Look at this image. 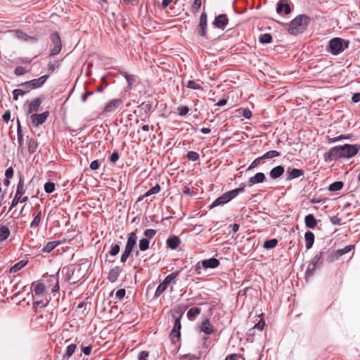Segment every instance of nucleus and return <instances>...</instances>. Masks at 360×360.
<instances>
[{
  "instance_id": "obj_29",
  "label": "nucleus",
  "mask_w": 360,
  "mask_h": 360,
  "mask_svg": "<svg viewBox=\"0 0 360 360\" xmlns=\"http://www.w3.org/2000/svg\"><path fill=\"white\" fill-rule=\"evenodd\" d=\"M201 312V309L199 307L191 308L187 312V317L189 320L193 321L198 315Z\"/></svg>"
},
{
  "instance_id": "obj_46",
  "label": "nucleus",
  "mask_w": 360,
  "mask_h": 360,
  "mask_svg": "<svg viewBox=\"0 0 360 360\" xmlns=\"http://www.w3.org/2000/svg\"><path fill=\"white\" fill-rule=\"evenodd\" d=\"M353 248H354V246L352 245H347V246H345L342 249L338 250H337V254L340 255V256H342V255L349 252Z\"/></svg>"
},
{
  "instance_id": "obj_25",
  "label": "nucleus",
  "mask_w": 360,
  "mask_h": 360,
  "mask_svg": "<svg viewBox=\"0 0 360 360\" xmlns=\"http://www.w3.org/2000/svg\"><path fill=\"white\" fill-rule=\"evenodd\" d=\"M304 240L306 241V248L307 250L311 248V247L313 246L314 245V233L310 231H307L305 233H304Z\"/></svg>"
},
{
  "instance_id": "obj_64",
  "label": "nucleus",
  "mask_w": 360,
  "mask_h": 360,
  "mask_svg": "<svg viewBox=\"0 0 360 360\" xmlns=\"http://www.w3.org/2000/svg\"><path fill=\"white\" fill-rule=\"evenodd\" d=\"M352 101L354 103H358L360 101V93H355L352 97Z\"/></svg>"
},
{
  "instance_id": "obj_21",
  "label": "nucleus",
  "mask_w": 360,
  "mask_h": 360,
  "mask_svg": "<svg viewBox=\"0 0 360 360\" xmlns=\"http://www.w3.org/2000/svg\"><path fill=\"white\" fill-rule=\"evenodd\" d=\"M179 274L180 271H175L167 275L162 281L165 282L167 286H169L171 284H176V278L179 275Z\"/></svg>"
},
{
  "instance_id": "obj_12",
  "label": "nucleus",
  "mask_w": 360,
  "mask_h": 360,
  "mask_svg": "<svg viewBox=\"0 0 360 360\" xmlns=\"http://www.w3.org/2000/svg\"><path fill=\"white\" fill-rule=\"evenodd\" d=\"M207 26V16L205 12H202L200 18V22L198 27V34L201 37H205L207 38L206 35V30Z\"/></svg>"
},
{
  "instance_id": "obj_63",
  "label": "nucleus",
  "mask_w": 360,
  "mask_h": 360,
  "mask_svg": "<svg viewBox=\"0 0 360 360\" xmlns=\"http://www.w3.org/2000/svg\"><path fill=\"white\" fill-rule=\"evenodd\" d=\"M92 349V347L91 345L86 347H82V351L85 355H89Z\"/></svg>"
},
{
  "instance_id": "obj_37",
  "label": "nucleus",
  "mask_w": 360,
  "mask_h": 360,
  "mask_svg": "<svg viewBox=\"0 0 360 360\" xmlns=\"http://www.w3.org/2000/svg\"><path fill=\"white\" fill-rule=\"evenodd\" d=\"M343 186H344V184L342 181H335L333 184H331L329 186L328 189L330 191H340V189H342Z\"/></svg>"
},
{
  "instance_id": "obj_26",
  "label": "nucleus",
  "mask_w": 360,
  "mask_h": 360,
  "mask_svg": "<svg viewBox=\"0 0 360 360\" xmlns=\"http://www.w3.org/2000/svg\"><path fill=\"white\" fill-rule=\"evenodd\" d=\"M122 75H124V78L127 82V91L130 90L131 89L132 85L136 81V76L134 75L128 74L126 72H124Z\"/></svg>"
},
{
  "instance_id": "obj_50",
  "label": "nucleus",
  "mask_w": 360,
  "mask_h": 360,
  "mask_svg": "<svg viewBox=\"0 0 360 360\" xmlns=\"http://www.w3.org/2000/svg\"><path fill=\"white\" fill-rule=\"evenodd\" d=\"M101 165V161L98 160H95L94 161H92L89 165V167L91 170H97L100 168Z\"/></svg>"
},
{
  "instance_id": "obj_57",
  "label": "nucleus",
  "mask_w": 360,
  "mask_h": 360,
  "mask_svg": "<svg viewBox=\"0 0 360 360\" xmlns=\"http://www.w3.org/2000/svg\"><path fill=\"white\" fill-rule=\"evenodd\" d=\"M51 282L56 281V285L52 288V292H57L59 290V284L57 278L54 276H51L50 278Z\"/></svg>"
},
{
  "instance_id": "obj_38",
  "label": "nucleus",
  "mask_w": 360,
  "mask_h": 360,
  "mask_svg": "<svg viewBox=\"0 0 360 360\" xmlns=\"http://www.w3.org/2000/svg\"><path fill=\"white\" fill-rule=\"evenodd\" d=\"M168 288L167 284L162 281L158 286L155 292V297H158L164 291L166 290V289Z\"/></svg>"
},
{
  "instance_id": "obj_31",
  "label": "nucleus",
  "mask_w": 360,
  "mask_h": 360,
  "mask_svg": "<svg viewBox=\"0 0 360 360\" xmlns=\"http://www.w3.org/2000/svg\"><path fill=\"white\" fill-rule=\"evenodd\" d=\"M60 244L59 241H51L48 242L46 245L42 248L43 252L49 253L51 251H52L56 246H58Z\"/></svg>"
},
{
  "instance_id": "obj_24",
  "label": "nucleus",
  "mask_w": 360,
  "mask_h": 360,
  "mask_svg": "<svg viewBox=\"0 0 360 360\" xmlns=\"http://www.w3.org/2000/svg\"><path fill=\"white\" fill-rule=\"evenodd\" d=\"M304 223L307 228L314 229L317 225V220L313 214H309L305 216Z\"/></svg>"
},
{
  "instance_id": "obj_34",
  "label": "nucleus",
  "mask_w": 360,
  "mask_h": 360,
  "mask_svg": "<svg viewBox=\"0 0 360 360\" xmlns=\"http://www.w3.org/2000/svg\"><path fill=\"white\" fill-rule=\"evenodd\" d=\"M75 349H76L75 344L69 345L66 348L65 353L63 356V359H69L72 355V354L75 352Z\"/></svg>"
},
{
  "instance_id": "obj_4",
  "label": "nucleus",
  "mask_w": 360,
  "mask_h": 360,
  "mask_svg": "<svg viewBox=\"0 0 360 360\" xmlns=\"http://www.w3.org/2000/svg\"><path fill=\"white\" fill-rule=\"evenodd\" d=\"M245 191V188L240 187L236 189H233L232 191H229L228 192L224 193L221 196L218 197L210 206V208H213L215 207H217L219 205H223L229 201H231L232 199L236 198L238 195L240 193H242Z\"/></svg>"
},
{
  "instance_id": "obj_61",
  "label": "nucleus",
  "mask_w": 360,
  "mask_h": 360,
  "mask_svg": "<svg viewBox=\"0 0 360 360\" xmlns=\"http://www.w3.org/2000/svg\"><path fill=\"white\" fill-rule=\"evenodd\" d=\"M148 356V352L146 351H142L139 354V360H147Z\"/></svg>"
},
{
  "instance_id": "obj_30",
  "label": "nucleus",
  "mask_w": 360,
  "mask_h": 360,
  "mask_svg": "<svg viewBox=\"0 0 360 360\" xmlns=\"http://www.w3.org/2000/svg\"><path fill=\"white\" fill-rule=\"evenodd\" d=\"M27 144H28V150L30 153H34L36 152L38 148V143L37 141H35L32 138L27 137Z\"/></svg>"
},
{
  "instance_id": "obj_10",
  "label": "nucleus",
  "mask_w": 360,
  "mask_h": 360,
  "mask_svg": "<svg viewBox=\"0 0 360 360\" xmlns=\"http://www.w3.org/2000/svg\"><path fill=\"white\" fill-rule=\"evenodd\" d=\"M25 190L24 188V183L22 179L20 178L19 180V182L17 185V189L16 193L15 195L14 198L13 199L11 202V206L9 209V211L15 206H16L18 202H20L21 198L22 197V195L25 193Z\"/></svg>"
},
{
  "instance_id": "obj_20",
  "label": "nucleus",
  "mask_w": 360,
  "mask_h": 360,
  "mask_svg": "<svg viewBox=\"0 0 360 360\" xmlns=\"http://www.w3.org/2000/svg\"><path fill=\"white\" fill-rule=\"evenodd\" d=\"M285 172L284 167L281 165L274 167L269 172V176L272 179L281 177Z\"/></svg>"
},
{
  "instance_id": "obj_19",
  "label": "nucleus",
  "mask_w": 360,
  "mask_h": 360,
  "mask_svg": "<svg viewBox=\"0 0 360 360\" xmlns=\"http://www.w3.org/2000/svg\"><path fill=\"white\" fill-rule=\"evenodd\" d=\"M200 330L206 335H211L214 331L213 326L210 323L208 319L202 321L200 326Z\"/></svg>"
},
{
  "instance_id": "obj_55",
  "label": "nucleus",
  "mask_w": 360,
  "mask_h": 360,
  "mask_svg": "<svg viewBox=\"0 0 360 360\" xmlns=\"http://www.w3.org/2000/svg\"><path fill=\"white\" fill-rule=\"evenodd\" d=\"M27 71L25 70V68L22 66H18L14 70V73L18 76L23 75Z\"/></svg>"
},
{
  "instance_id": "obj_2",
  "label": "nucleus",
  "mask_w": 360,
  "mask_h": 360,
  "mask_svg": "<svg viewBox=\"0 0 360 360\" xmlns=\"http://www.w3.org/2000/svg\"><path fill=\"white\" fill-rule=\"evenodd\" d=\"M309 22V18L304 14L299 15L290 23L288 32L292 35H297L303 32Z\"/></svg>"
},
{
  "instance_id": "obj_8",
  "label": "nucleus",
  "mask_w": 360,
  "mask_h": 360,
  "mask_svg": "<svg viewBox=\"0 0 360 360\" xmlns=\"http://www.w3.org/2000/svg\"><path fill=\"white\" fill-rule=\"evenodd\" d=\"M52 45L53 47L51 50L50 56H53L58 54L62 49V43L58 33H52L50 36Z\"/></svg>"
},
{
  "instance_id": "obj_52",
  "label": "nucleus",
  "mask_w": 360,
  "mask_h": 360,
  "mask_svg": "<svg viewBox=\"0 0 360 360\" xmlns=\"http://www.w3.org/2000/svg\"><path fill=\"white\" fill-rule=\"evenodd\" d=\"M340 257H341V256L337 254V250L336 251H333L329 255L327 260L329 262H333L337 260Z\"/></svg>"
},
{
  "instance_id": "obj_17",
  "label": "nucleus",
  "mask_w": 360,
  "mask_h": 360,
  "mask_svg": "<svg viewBox=\"0 0 360 360\" xmlns=\"http://www.w3.org/2000/svg\"><path fill=\"white\" fill-rule=\"evenodd\" d=\"M285 0H280L277 4L276 12L278 13H281L283 11L285 14L288 15L290 13L291 8L290 5L287 3H285Z\"/></svg>"
},
{
  "instance_id": "obj_32",
  "label": "nucleus",
  "mask_w": 360,
  "mask_h": 360,
  "mask_svg": "<svg viewBox=\"0 0 360 360\" xmlns=\"http://www.w3.org/2000/svg\"><path fill=\"white\" fill-rule=\"evenodd\" d=\"M137 240V236L134 231L131 232L129 233L127 237V245H129L132 248H134L136 244Z\"/></svg>"
},
{
  "instance_id": "obj_59",
  "label": "nucleus",
  "mask_w": 360,
  "mask_h": 360,
  "mask_svg": "<svg viewBox=\"0 0 360 360\" xmlns=\"http://www.w3.org/2000/svg\"><path fill=\"white\" fill-rule=\"evenodd\" d=\"M264 326V321L263 319H260L259 321L255 325L254 328L261 331L263 330Z\"/></svg>"
},
{
  "instance_id": "obj_16",
  "label": "nucleus",
  "mask_w": 360,
  "mask_h": 360,
  "mask_svg": "<svg viewBox=\"0 0 360 360\" xmlns=\"http://www.w3.org/2000/svg\"><path fill=\"white\" fill-rule=\"evenodd\" d=\"M41 104V101L40 98H36L33 99L28 105L27 113L31 115L34 114L39 110V108L40 107Z\"/></svg>"
},
{
  "instance_id": "obj_6",
  "label": "nucleus",
  "mask_w": 360,
  "mask_h": 360,
  "mask_svg": "<svg viewBox=\"0 0 360 360\" xmlns=\"http://www.w3.org/2000/svg\"><path fill=\"white\" fill-rule=\"evenodd\" d=\"M220 264L219 261L216 258H210L208 259L202 260L201 262H198L195 266L194 271L196 274H200V269L202 268L215 269Z\"/></svg>"
},
{
  "instance_id": "obj_53",
  "label": "nucleus",
  "mask_w": 360,
  "mask_h": 360,
  "mask_svg": "<svg viewBox=\"0 0 360 360\" xmlns=\"http://www.w3.org/2000/svg\"><path fill=\"white\" fill-rule=\"evenodd\" d=\"M125 294H126V290L124 288H122V289H119L116 293H115V297L118 300H122L124 296H125Z\"/></svg>"
},
{
  "instance_id": "obj_9",
  "label": "nucleus",
  "mask_w": 360,
  "mask_h": 360,
  "mask_svg": "<svg viewBox=\"0 0 360 360\" xmlns=\"http://www.w3.org/2000/svg\"><path fill=\"white\" fill-rule=\"evenodd\" d=\"M183 314H184V310L180 309L178 315L173 314V317L174 319V324L173 329L171 332V335L173 338H179L181 336V333H180V330L181 328V319Z\"/></svg>"
},
{
  "instance_id": "obj_54",
  "label": "nucleus",
  "mask_w": 360,
  "mask_h": 360,
  "mask_svg": "<svg viewBox=\"0 0 360 360\" xmlns=\"http://www.w3.org/2000/svg\"><path fill=\"white\" fill-rule=\"evenodd\" d=\"M240 113L246 119H250L252 117V112L248 108L240 109Z\"/></svg>"
},
{
  "instance_id": "obj_60",
  "label": "nucleus",
  "mask_w": 360,
  "mask_h": 360,
  "mask_svg": "<svg viewBox=\"0 0 360 360\" xmlns=\"http://www.w3.org/2000/svg\"><path fill=\"white\" fill-rule=\"evenodd\" d=\"M202 4V0H194L193 4L192 6L193 10L198 11Z\"/></svg>"
},
{
  "instance_id": "obj_58",
  "label": "nucleus",
  "mask_w": 360,
  "mask_h": 360,
  "mask_svg": "<svg viewBox=\"0 0 360 360\" xmlns=\"http://www.w3.org/2000/svg\"><path fill=\"white\" fill-rule=\"evenodd\" d=\"M119 153L117 151H114L110 157V161L112 163H115L119 160Z\"/></svg>"
},
{
  "instance_id": "obj_33",
  "label": "nucleus",
  "mask_w": 360,
  "mask_h": 360,
  "mask_svg": "<svg viewBox=\"0 0 360 360\" xmlns=\"http://www.w3.org/2000/svg\"><path fill=\"white\" fill-rule=\"evenodd\" d=\"M27 262L25 260H21L19 262L15 264L10 269V272L15 273L22 269L26 264Z\"/></svg>"
},
{
  "instance_id": "obj_40",
  "label": "nucleus",
  "mask_w": 360,
  "mask_h": 360,
  "mask_svg": "<svg viewBox=\"0 0 360 360\" xmlns=\"http://www.w3.org/2000/svg\"><path fill=\"white\" fill-rule=\"evenodd\" d=\"M280 155V153L277 150H269L266 153H265L263 155H262V158L263 160L266 159H271L276 157H278Z\"/></svg>"
},
{
  "instance_id": "obj_28",
  "label": "nucleus",
  "mask_w": 360,
  "mask_h": 360,
  "mask_svg": "<svg viewBox=\"0 0 360 360\" xmlns=\"http://www.w3.org/2000/svg\"><path fill=\"white\" fill-rule=\"evenodd\" d=\"M11 234V231L6 226L0 224V242L6 240Z\"/></svg>"
},
{
  "instance_id": "obj_18",
  "label": "nucleus",
  "mask_w": 360,
  "mask_h": 360,
  "mask_svg": "<svg viewBox=\"0 0 360 360\" xmlns=\"http://www.w3.org/2000/svg\"><path fill=\"white\" fill-rule=\"evenodd\" d=\"M180 243L181 240L179 238L176 236H172L171 237H169L166 240L167 246L171 250L176 249L179 247Z\"/></svg>"
},
{
  "instance_id": "obj_49",
  "label": "nucleus",
  "mask_w": 360,
  "mask_h": 360,
  "mask_svg": "<svg viewBox=\"0 0 360 360\" xmlns=\"http://www.w3.org/2000/svg\"><path fill=\"white\" fill-rule=\"evenodd\" d=\"M186 158L191 161H196L199 159L200 155L198 153L195 151H189L187 155Z\"/></svg>"
},
{
  "instance_id": "obj_22",
  "label": "nucleus",
  "mask_w": 360,
  "mask_h": 360,
  "mask_svg": "<svg viewBox=\"0 0 360 360\" xmlns=\"http://www.w3.org/2000/svg\"><path fill=\"white\" fill-rule=\"evenodd\" d=\"M265 179H266V176L264 173L258 172V173L255 174L253 176H252L249 179V182L252 185L256 184H260V183L264 182Z\"/></svg>"
},
{
  "instance_id": "obj_48",
  "label": "nucleus",
  "mask_w": 360,
  "mask_h": 360,
  "mask_svg": "<svg viewBox=\"0 0 360 360\" xmlns=\"http://www.w3.org/2000/svg\"><path fill=\"white\" fill-rule=\"evenodd\" d=\"M157 231L155 229H146L144 231V236H145V238H148V240L153 238L155 234H156Z\"/></svg>"
},
{
  "instance_id": "obj_15",
  "label": "nucleus",
  "mask_w": 360,
  "mask_h": 360,
  "mask_svg": "<svg viewBox=\"0 0 360 360\" xmlns=\"http://www.w3.org/2000/svg\"><path fill=\"white\" fill-rule=\"evenodd\" d=\"M122 271V269L119 266H114L108 272L107 279L110 283H115L117 280V278L120 276Z\"/></svg>"
},
{
  "instance_id": "obj_42",
  "label": "nucleus",
  "mask_w": 360,
  "mask_h": 360,
  "mask_svg": "<svg viewBox=\"0 0 360 360\" xmlns=\"http://www.w3.org/2000/svg\"><path fill=\"white\" fill-rule=\"evenodd\" d=\"M259 41L262 44H269L272 41V37L270 34L268 33L261 34Z\"/></svg>"
},
{
  "instance_id": "obj_14",
  "label": "nucleus",
  "mask_w": 360,
  "mask_h": 360,
  "mask_svg": "<svg viewBox=\"0 0 360 360\" xmlns=\"http://www.w3.org/2000/svg\"><path fill=\"white\" fill-rule=\"evenodd\" d=\"M122 103V99L116 98L110 101L108 103L103 109V112L109 113L115 112L120 106V105Z\"/></svg>"
},
{
  "instance_id": "obj_1",
  "label": "nucleus",
  "mask_w": 360,
  "mask_h": 360,
  "mask_svg": "<svg viewBox=\"0 0 360 360\" xmlns=\"http://www.w3.org/2000/svg\"><path fill=\"white\" fill-rule=\"evenodd\" d=\"M359 150V144L345 143L331 148L323 155V158L326 162H331L338 159H349L354 157Z\"/></svg>"
},
{
  "instance_id": "obj_41",
  "label": "nucleus",
  "mask_w": 360,
  "mask_h": 360,
  "mask_svg": "<svg viewBox=\"0 0 360 360\" xmlns=\"http://www.w3.org/2000/svg\"><path fill=\"white\" fill-rule=\"evenodd\" d=\"M160 191V186L159 184H156L153 187L150 188L149 190H148L145 193L144 196H150L153 194H157Z\"/></svg>"
},
{
  "instance_id": "obj_11",
  "label": "nucleus",
  "mask_w": 360,
  "mask_h": 360,
  "mask_svg": "<svg viewBox=\"0 0 360 360\" xmlns=\"http://www.w3.org/2000/svg\"><path fill=\"white\" fill-rule=\"evenodd\" d=\"M49 113L48 111H45L41 114L34 113V114L31 115L30 119H31L32 124L34 127H37L39 125L44 124L46 122V120L49 116Z\"/></svg>"
},
{
  "instance_id": "obj_35",
  "label": "nucleus",
  "mask_w": 360,
  "mask_h": 360,
  "mask_svg": "<svg viewBox=\"0 0 360 360\" xmlns=\"http://www.w3.org/2000/svg\"><path fill=\"white\" fill-rule=\"evenodd\" d=\"M278 240L276 238H272L269 240H266L264 241L263 247L265 249H272L276 246L278 244Z\"/></svg>"
},
{
  "instance_id": "obj_36",
  "label": "nucleus",
  "mask_w": 360,
  "mask_h": 360,
  "mask_svg": "<svg viewBox=\"0 0 360 360\" xmlns=\"http://www.w3.org/2000/svg\"><path fill=\"white\" fill-rule=\"evenodd\" d=\"M149 240L148 238H142L139 240V248L141 251H146L149 248Z\"/></svg>"
},
{
  "instance_id": "obj_7",
  "label": "nucleus",
  "mask_w": 360,
  "mask_h": 360,
  "mask_svg": "<svg viewBox=\"0 0 360 360\" xmlns=\"http://www.w3.org/2000/svg\"><path fill=\"white\" fill-rule=\"evenodd\" d=\"M49 78L48 75H43L38 79H34L19 85V86H24L27 93L31 90L41 87Z\"/></svg>"
},
{
  "instance_id": "obj_47",
  "label": "nucleus",
  "mask_w": 360,
  "mask_h": 360,
  "mask_svg": "<svg viewBox=\"0 0 360 360\" xmlns=\"http://www.w3.org/2000/svg\"><path fill=\"white\" fill-rule=\"evenodd\" d=\"M44 191L47 193H51L55 191V184L53 182H47L44 184Z\"/></svg>"
},
{
  "instance_id": "obj_62",
  "label": "nucleus",
  "mask_w": 360,
  "mask_h": 360,
  "mask_svg": "<svg viewBox=\"0 0 360 360\" xmlns=\"http://www.w3.org/2000/svg\"><path fill=\"white\" fill-rule=\"evenodd\" d=\"M5 176L7 179H11L13 176V169L12 167H9L6 170Z\"/></svg>"
},
{
  "instance_id": "obj_5",
  "label": "nucleus",
  "mask_w": 360,
  "mask_h": 360,
  "mask_svg": "<svg viewBox=\"0 0 360 360\" xmlns=\"http://www.w3.org/2000/svg\"><path fill=\"white\" fill-rule=\"evenodd\" d=\"M349 41L339 37H335L330 40L327 51L332 55L337 56L348 48Z\"/></svg>"
},
{
  "instance_id": "obj_23",
  "label": "nucleus",
  "mask_w": 360,
  "mask_h": 360,
  "mask_svg": "<svg viewBox=\"0 0 360 360\" xmlns=\"http://www.w3.org/2000/svg\"><path fill=\"white\" fill-rule=\"evenodd\" d=\"M304 174V170L294 168L291 171H288V176L287 177V180L290 181L296 178H299L303 176Z\"/></svg>"
},
{
  "instance_id": "obj_27",
  "label": "nucleus",
  "mask_w": 360,
  "mask_h": 360,
  "mask_svg": "<svg viewBox=\"0 0 360 360\" xmlns=\"http://www.w3.org/2000/svg\"><path fill=\"white\" fill-rule=\"evenodd\" d=\"M134 248L130 246L129 245H125L124 252H122L120 258V262L125 263L127 259L129 258V255L131 254L133 251Z\"/></svg>"
},
{
  "instance_id": "obj_13",
  "label": "nucleus",
  "mask_w": 360,
  "mask_h": 360,
  "mask_svg": "<svg viewBox=\"0 0 360 360\" xmlns=\"http://www.w3.org/2000/svg\"><path fill=\"white\" fill-rule=\"evenodd\" d=\"M228 22L229 19L227 15L226 14H220L215 17L213 24L216 27L224 30L228 25Z\"/></svg>"
},
{
  "instance_id": "obj_56",
  "label": "nucleus",
  "mask_w": 360,
  "mask_h": 360,
  "mask_svg": "<svg viewBox=\"0 0 360 360\" xmlns=\"http://www.w3.org/2000/svg\"><path fill=\"white\" fill-rule=\"evenodd\" d=\"M179 115L184 116L189 112V108L187 106H181L178 108Z\"/></svg>"
},
{
  "instance_id": "obj_45",
  "label": "nucleus",
  "mask_w": 360,
  "mask_h": 360,
  "mask_svg": "<svg viewBox=\"0 0 360 360\" xmlns=\"http://www.w3.org/2000/svg\"><path fill=\"white\" fill-rule=\"evenodd\" d=\"M120 250V243H112L111 245V248L109 251V255L110 256L117 255Z\"/></svg>"
},
{
  "instance_id": "obj_39",
  "label": "nucleus",
  "mask_w": 360,
  "mask_h": 360,
  "mask_svg": "<svg viewBox=\"0 0 360 360\" xmlns=\"http://www.w3.org/2000/svg\"><path fill=\"white\" fill-rule=\"evenodd\" d=\"M41 219V212L39 211L37 214L34 217V219L32 221L30 224V227L32 229H36L40 224Z\"/></svg>"
},
{
  "instance_id": "obj_3",
  "label": "nucleus",
  "mask_w": 360,
  "mask_h": 360,
  "mask_svg": "<svg viewBox=\"0 0 360 360\" xmlns=\"http://www.w3.org/2000/svg\"><path fill=\"white\" fill-rule=\"evenodd\" d=\"M329 250L327 248L322 249L317 253L309 262L305 272L306 278L313 276L314 272L320 269L323 263V256L328 252Z\"/></svg>"
},
{
  "instance_id": "obj_43",
  "label": "nucleus",
  "mask_w": 360,
  "mask_h": 360,
  "mask_svg": "<svg viewBox=\"0 0 360 360\" xmlns=\"http://www.w3.org/2000/svg\"><path fill=\"white\" fill-rule=\"evenodd\" d=\"M186 86L188 89H193V90H202V87L198 83H196L193 80H189L187 84H186Z\"/></svg>"
},
{
  "instance_id": "obj_44",
  "label": "nucleus",
  "mask_w": 360,
  "mask_h": 360,
  "mask_svg": "<svg viewBox=\"0 0 360 360\" xmlns=\"http://www.w3.org/2000/svg\"><path fill=\"white\" fill-rule=\"evenodd\" d=\"M44 284L39 283L34 285V291L37 295H42L45 291Z\"/></svg>"
},
{
  "instance_id": "obj_51",
  "label": "nucleus",
  "mask_w": 360,
  "mask_h": 360,
  "mask_svg": "<svg viewBox=\"0 0 360 360\" xmlns=\"http://www.w3.org/2000/svg\"><path fill=\"white\" fill-rule=\"evenodd\" d=\"M262 156L256 158L255 160L252 162V163L250 165V166L248 167V170H250L255 167H256L257 165H259L262 160Z\"/></svg>"
}]
</instances>
